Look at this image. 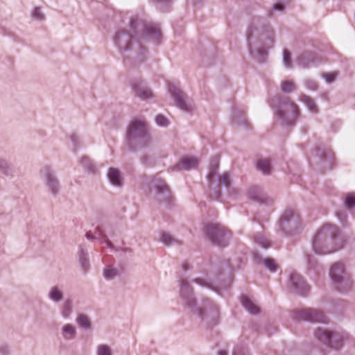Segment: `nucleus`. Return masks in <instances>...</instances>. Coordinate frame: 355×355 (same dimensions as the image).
<instances>
[{
    "instance_id": "obj_1",
    "label": "nucleus",
    "mask_w": 355,
    "mask_h": 355,
    "mask_svg": "<svg viewBox=\"0 0 355 355\" xmlns=\"http://www.w3.org/2000/svg\"><path fill=\"white\" fill-rule=\"evenodd\" d=\"M162 35L159 28L153 23H147L138 15L131 17L129 29L116 32L114 42L121 54L134 52L144 55L146 50L143 42L148 40L158 42Z\"/></svg>"
},
{
    "instance_id": "obj_2",
    "label": "nucleus",
    "mask_w": 355,
    "mask_h": 355,
    "mask_svg": "<svg viewBox=\"0 0 355 355\" xmlns=\"http://www.w3.org/2000/svg\"><path fill=\"white\" fill-rule=\"evenodd\" d=\"M180 295L185 306L202 320L209 323L210 320H214L218 316V309L209 300H205L200 306L197 305L196 300L193 296L192 289L185 279L181 282Z\"/></svg>"
},
{
    "instance_id": "obj_3",
    "label": "nucleus",
    "mask_w": 355,
    "mask_h": 355,
    "mask_svg": "<svg viewBox=\"0 0 355 355\" xmlns=\"http://www.w3.org/2000/svg\"><path fill=\"white\" fill-rule=\"evenodd\" d=\"M126 141L129 148L132 150L146 148L152 144L147 126L140 121H133L129 125Z\"/></svg>"
},
{
    "instance_id": "obj_4",
    "label": "nucleus",
    "mask_w": 355,
    "mask_h": 355,
    "mask_svg": "<svg viewBox=\"0 0 355 355\" xmlns=\"http://www.w3.org/2000/svg\"><path fill=\"white\" fill-rule=\"evenodd\" d=\"M338 230L335 225L323 226L315 235L313 241V248L315 253L324 254L336 250L330 247L333 241L336 239Z\"/></svg>"
},
{
    "instance_id": "obj_5",
    "label": "nucleus",
    "mask_w": 355,
    "mask_h": 355,
    "mask_svg": "<svg viewBox=\"0 0 355 355\" xmlns=\"http://www.w3.org/2000/svg\"><path fill=\"white\" fill-rule=\"evenodd\" d=\"M277 114L283 123L286 125H292L299 116L300 110L295 102L286 97L279 101L277 107Z\"/></svg>"
},
{
    "instance_id": "obj_6",
    "label": "nucleus",
    "mask_w": 355,
    "mask_h": 355,
    "mask_svg": "<svg viewBox=\"0 0 355 355\" xmlns=\"http://www.w3.org/2000/svg\"><path fill=\"white\" fill-rule=\"evenodd\" d=\"M279 227L286 234H292L297 232L301 226V218L294 209H287L279 220Z\"/></svg>"
},
{
    "instance_id": "obj_7",
    "label": "nucleus",
    "mask_w": 355,
    "mask_h": 355,
    "mask_svg": "<svg viewBox=\"0 0 355 355\" xmlns=\"http://www.w3.org/2000/svg\"><path fill=\"white\" fill-rule=\"evenodd\" d=\"M205 234L212 243L224 247L227 245L230 234L220 225H209L205 229Z\"/></svg>"
},
{
    "instance_id": "obj_8",
    "label": "nucleus",
    "mask_w": 355,
    "mask_h": 355,
    "mask_svg": "<svg viewBox=\"0 0 355 355\" xmlns=\"http://www.w3.org/2000/svg\"><path fill=\"white\" fill-rule=\"evenodd\" d=\"M314 336L318 341L324 344L330 345L331 342H334L338 345L342 340L348 338L349 335L343 331L331 332L325 329L318 328L314 331Z\"/></svg>"
},
{
    "instance_id": "obj_9",
    "label": "nucleus",
    "mask_w": 355,
    "mask_h": 355,
    "mask_svg": "<svg viewBox=\"0 0 355 355\" xmlns=\"http://www.w3.org/2000/svg\"><path fill=\"white\" fill-rule=\"evenodd\" d=\"M168 92L173 98L175 105L179 109L188 112L192 111V105L186 93L183 92L174 85H169Z\"/></svg>"
},
{
    "instance_id": "obj_10",
    "label": "nucleus",
    "mask_w": 355,
    "mask_h": 355,
    "mask_svg": "<svg viewBox=\"0 0 355 355\" xmlns=\"http://www.w3.org/2000/svg\"><path fill=\"white\" fill-rule=\"evenodd\" d=\"M295 318L311 322L327 323L328 320L327 317L322 311L314 309L308 308L297 310L295 311Z\"/></svg>"
},
{
    "instance_id": "obj_11",
    "label": "nucleus",
    "mask_w": 355,
    "mask_h": 355,
    "mask_svg": "<svg viewBox=\"0 0 355 355\" xmlns=\"http://www.w3.org/2000/svg\"><path fill=\"white\" fill-rule=\"evenodd\" d=\"M42 173L44 178L45 185L52 195L56 196L60 190V185L53 171L49 166H44Z\"/></svg>"
},
{
    "instance_id": "obj_12",
    "label": "nucleus",
    "mask_w": 355,
    "mask_h": 355,
    "mask_svg": "<svg viewBox=\"0 0 355 355\" xmlns=\"http://www.w3.org/2000/svg\"><path fill=\"white\" fill-rule=\"evenodd\" d=\"M131 87L134 96L141 100H148L153 97L151 89L142 80H133L131 83Z\"/></svg>"
},
{
    "instance_id": "obj_13",
    "label": "nucleus",
    "mask_w": 355,
    "mask_h": 355,
    "mask_svg": "<svg viewBox=\"0 0 355 355\" xmlns=\"http://www.w3.org/2000/svg\"><path fill=\"white\" fill-rule=\"evenodd\" d=\"M290 288L293 292L304 295L309 291V286L302 276L297 272H292L290 275Z\"/></svg>"
},
{
    "instance_id": "obj_14",
    "label": "nucleus",
    "mask_w": 355,
    "mask_h": 355,
    "mask_svg": "<svg viewBox=\"0 0 355 355\" xmlns=\"http://www.w3.org/2000/svg\"><path fill=\"white\" fill-rule=\"evenodd\" d=\"M153 186L155 190L157 197L163 201H167L170 198L169 189L164 180L155 178L153 181Z\"/></svg>"
},
{
    "instance_id": "obj_15",
    "label": "nucleus",
    "mask_w": 355,
    "mask_h": 355,
    "mask_svg": "<svg viewBox=\"0 0 355 355\" xmlns=\"http://www.w3.org/2000/svg\"><path fill=\"white\" fill-rule=\"evenodd\" d=\"M329 274L334 283L343 278L345 275H349L345 271L344 264L339 262L332 265Z\"/></svg>"
},
{
    "instance_id": "obj_16",
    "label": "nucleus",
    "mask_w": 355,
    "mask_h": 355,
    "mask_svg": "<svg viewBox=\"0 0 355 355\" xmlns=\"http://www.w3.org/2000/svg\"><path fill=\"white\" fill-rule=\"evenodd\" d=\"M316 60L315 55L311 52H305L297 60V64L302 68H308L314 64Z\"/></svg>"
},
{
    "instance_id": "obj_17",
    "label": "nucleus",
    "mask_w": 355,
    "mask_h": 355,
    "mask_svg": "<svg viewBox=\"0 0 355 355\" xmlns=\"http://www.w3.org/2000/svg\"><path fill=\"white\" fill-rule=\"evenodd\" d=\"M334 284L336 286V288L340 292L343 293H347L348 291H349L353 285V282L349 274L345 275V276L343 277V278L338 280Z\"/></svg>"
},
{
    "instance_id": "obj_18",
    "label": "nucleus",
    "mask_w": 355,
    "mask_h": 355,
    "mask_svg": "<svg viewBox=\"0 0 355 355\" xmlns=\"http://www.w3.org/2000/svg\"><path fill=\"white\" fill-rule=\"evenodd\" d=\"M107 178L112 184L121 187L123 184V178L121 172L115 168H110L107 171Z\"/></svg>"
},
{
    "instance_id": "obj_19",
    "label": "nucleus",
    "mask_w": 355,
    "mask_h": 355,
    "mask_svg": "<svg viewBox=\"0 0 355 355\" xmlns=\"http://www.w3.org/2000/svg\"><path fill=\"white\" fill-rule=\"evenodd\" d=\"M76 328L71 324H64L61 328V335L64 340H71L76 338Z\"/></svg>"
},
{
    "instance_id": "obj_20",
    "label": "nucleus",
    "mask_w": 355,
    "mask_h": 355,
    "mask_svg": "<svg viewBox=\"0 0 355 355\" xmlns=\"http://www.w3.org/2000/svg\"><path fill=\"white\" fill-rule=\"evenodd\" d=\"M198 161L196 157H183L178 166L179 168H184L185 170H190L198 166Z\"/></svg>"
},
{
    "instance_id": "obj_21",
    "label": "nucleus",
    "mask_w": 355,
    "mask_h": 355,
    "mask_svg": "<svg viewBox=\"0 0 355 355\" xmlns=\"http://www.w3.org/2000/svg\"><path fill=\"white\" fill-rule=\"evenodd\" d=\"M241 302L242 306L248 311L250 314H257L259 312L258 306L254 304L249 298L246 296H242L241 298Z\"/></svg>"
},
{
    "instance_id": "obj_22",
    "label": "nucleus",
    "mask_w": 355,
    "mask_h": 355,
    "mask_svg": "<svg viewBox=\"0 0 355 355\" xmlns=\"http://www.w3.org/2000/svg\"><path fill=\"white\" fill-rule=\"evenodd\" d=\"M79 262L84 272H87L90 267L88 254L83 248L78 251Z\"/></svg>"
},
{
    "instance_id": "obj_23",
    "label": "nucleus",
    "mask_w": 355,
    "mask_h": 355,
    "mask_svg": "<svg viewBox=\"0 0 355 355\" xmlns=\"http://www.w3.org/2000/svg\"><path fill=\"white\" fill-rule=\"evenodd\" d=\"M73 312V302L70 299L64 300L60 309V314L64 319L69 318Z\"/></svg>"
},
{
    "instance_id": "obj_24",
    "label": "nucleus",
    "mask_w": 355,
    "mask_h": 355,
    "mask_svg": "<svg viewBox=\"0 0 355 355\" xmlns=\"http://www.w3.org/2000/svg\"><path fill=\"white\" fill-rule=\"evenodd\" d=\"M48 297L55 303H58L63 300V293L58 286H52L49 292Z\"/></svg>"
},
{
    "instance_id": "obj_25",
    "label": "nucleus",
    "mask_w": 355,
    "mask_h": 355,
    "mask_svg": "<svg viewBox=\"0 0 355 355\" xmlns=\"http://www.w3.org/2000/svg\"><path fill=\"white\" fill-rule=\"evenodd\" d=\"M257 168L263 174H270L272 170L270 160L266 158L259 159L257 162Z\"/></svg>"
},
{
    "instance_id": "obj_26",
    "label": "nucleus",
    "mask_w": 355,
    "mask_h": 355,
    "mask_svg": "<svg viewBox=\"0 0 355 355\" xmlns=\"http://www.w3.org/2000/svg\"><path fill=\"white\" fill-rule=\"evenodd\" d=\"M76 323L78 326L84 329H89L91 328V321L87 315L85 314H79L76 319Z\"/></svg>"
},
{
    "instance_id": "obj_27",
    "label": "nucleus",
    "mask_w": 355,
    "mask_h": 355,
    "mask_svg": "<svg viewBox=\"0 0 355 355\" xmlns=\"http://www.w3.org/2000/svg\"><path fill=\"white\" fill-rule=\"evenodd\" d=\"M300 99L302 102H303L309 111L312 112H317L318 107L314 102V101L309 96L305 94H301Z\"/></svg>"
},
{
    "instance_id": "obj_28",
    "label": "nucleus",
    "mask_w": 355,
    "mask_h": 355,
    "mask_svg": "<svg viewBox=\"0 0 355 355\" xmlns=\"http://www.w3.org/2000/svg\"><path fill=\"white\" fill-rule=\"evenodd\" d=\"M161 241L165 245H171L174 244L181 245V241L173 237L171 234L168 233H162L161 236Z\"/></svg>"
},
{
    "instance_id": "obj_29",
    "label": "nucleus",
    "mask_w": 355,
    "mask_h": 355,
    "mask_svg": "<svg viewBox=\"0 0 355 355\" xmlns=\"http://www.w3.org/2000/svg\"><path fill=\"white\" fill-rule=\"evenodd\" d=\"M296 89V85L291 80H284L281 84V90L284 93H291Z\"/></svg>"
},
{
    "instance_id": "obj_30",
    "label": "nucleus",
    "mask_w": 355,
    "mask_h": 355,
    "mask_svg": "<svg viewBox=\"0 0 355 355\" xmlns=\"http://www.w3.org/2000/svg\"><path fill=\"white\" fill-rule=\"evenodd\" d=\"M96 355H113L112 349L107 345H98L96 347Z\"/></svg>"
},
{
    "instance_id": "obj_31",
    "label": "nucleus",
    "mask_w": 355,
    "mask_h": 355,
    "mask_svg": "<svg viewBox=\"0 0 355 355\" xmlns=\"http://www.w3.org/2000/svg\"><path fill=\"white\" fill-rule=\"evenodd\" d=\"M119 275V271L116 268L107 267L103 270V277L107 280H112Z\"/></svg>"
},
{
    "instance_id": "obj_32",
    "label": "nucleus",
    "mask_w": 355,
    "mask_h": 355,
    "mask_svg": "<svg viewBox=\"0 0 355 355\" xmlns=\"http://www.w3.org/2000/svg\"><path fill=\"white\" fill-rule=\"evenodd\" d=\"M80 163L89 173H94L96 172V166L90 162L87 157H83L81 159Z\"/></svg>"
},
{
    "instance_id": "obj_33",
    "label": "nucleus",
    "mask_w": 355,
    "mask_h": 355,
    "mask_svg": "<svg viewBox=\"0 0 355 355\" xmlns=\"http://www.w3.org/2000/svg\"><path fill=\"white\" fill-rule=\"evenodd\" d=\"M0 171L6 175H8L11 173L10 164L3 158H0Z\"/></svg>"
},
{
    "instance_id": "obj_34",
    "label": "nucleus",
    "mask_w": 355,
    "mask_h": 355,
    "mask_svg": "<svg viewBox=\"0 0 355 355\" xmlns=\"http://www.w3.org/2000/svg\"><path fill=\"white\" fill-rule=\"evenodd\" d=\"M218 168V161L217 159H214L211 164L209 167V173L208 175V179L209 182L211 181V179L215 176L217 173Z\"/></svg>"
},
{
    "instance_id": "obj_35",
    "label": "nucleus",
    "mask_w": 355,
    "mask_h": 355,
    "mask_svg": "<svg viewBox=\"0 0 355 355\" xmlns=\"http://www.w3.org/2000/svg\"><path fill=\"white\" fill-rule=\"evenodd\" d=\"M254 241L257 243L264 248H267L270 245V241L261 234L255 236Z\"/></svg>"
},
{
    "instance_id": "obj_36",
    "label": "nucleus",
    "mask_w": 355,
    "mask_h": 355,
    "mask_svg": "<svg viewBox=\"0 0 355 355\" xmlns=\"http://www.w3.org/2000/svg\"><path fill=\"white\" fill-rule=\"evenodd\" d=\"M263 264L266 268H268L270 272H275L277 270V264L275 262V260L270 258H267L263 260Z\"/></svg>"
},
{
    "instance_id": "obj_37",
    "label": "nucleus",
    "mask_w": 355,
    "mask_h": 355,
    "mask_svg": "<svg viewBox=\"0 0 355 355\" xmlns=\"http://www.w3.org/2000/svg\"><path fill=\"white\" fill-rule=\"evenodd\" d=\"M283 63L286 68L292 67L291 53L287 49H284L283 52Z\"/></svg>"
},
{
    "instance_id": "obj_38",
    "label": "nucleus",
    "mask_w": 355,
    "mask_h": 355,
    "mask_svg": "<svg viewBox=\"0 0 355 355\" xmlns=\"http://www.w3.org/2000/svg\"><path fill=\"white\" fill-rule=\"evenodd\" d=\"M219 183L220 185H223L226 187L230 186V178L227 173H223L219 178Z\"/></svg>"
},
{
    "instance_id": "obj_39",
    "label": "nucleus",
    "mask_w": 355,
    "mask_h": 355,
    "mask_svg": "<svg viewBox=\"0 0 355 355\" xmlns=\"http://www.w3.org/2000/svg\"><path fill=\"white\" fill-rule=\"evenodd\" d=\"M345 205L348 209L355 206V197L352 194H348L345 200Z\"/></svg>"
},
{
    "instance_id": "obj_40",
    "label": "nucleus",
    "mask_w": 355,
    "mask_h": 355,
    "mask_svg": "<svg viewBox=\"0 0 355 355\" xmlns=\"http://www.w3.org/2000/svg\"><path fill=\"white\" fill-rule=\"evenodd\" d=\"M157 3V6L160 10H165L166 8L170 6L173 0H153Z\"/></svg>"
},
{
    "instance_id": "obj_41",
    "label": "nucleus",
    "mask_w": 355,
    "mask_h": 355,
    "mask_svg": "<svg viewBox=\"0 0 355 355\" xmlns=\"http://www.w3.org/2000/svg\"><path fill=\"white\" fill-rule=\"evenodd\" d=\"M156 123L159 126H167L168 124L167 119L163 115L159 114L155 118Z\"/></svg>"
},
{
    "instance_id": "obj_42",
    "label": "nucleus",
    "mask_w": 355,
    "mask_h": 355,
    "mask_svg": "<svg viewBox=\"0 0 355 355\" xmlns=\"http://www.w3.org/2000/svg\"><path fill=\"white\" fill-rule=\"evenodd\" d=\"M33 16L37 20L42 21L44 19V15L42 12L40 8L36 7L35 8L33 12Z\"/></svg>"
},
{
    "instance_id": "obj_43",
    "label": "nucleus",
    "mask_w": 355,
    "mask_h": 355,
    "mask_svg": "<svg viewBox=\"0 0 355 355\" xmlns=\"http://www.w3.org/2000/svg\"><path fill=\"white\" fill-rule=\"evenodd\" d=\"M304 83L306 87L311 90H315L318 87L317 83L313 80H306Z\"/></svg>"
},
{
    "instance_id": "obj_44",
    "label": "nucleus",
    "mask_w": 355,
    "mask_h": 355,
    "mask_svg": "<svg viewBox=\"0 0 355 355\" xmlns=\"http://www.w3.org/2000/svg\"><path fill=\"white\" fill-rule=\"evenodd\" d=\"M255 198L257 201H259L261 203L270 204L272 202V200L271 198H269L265 196L264 195H261V196H257Z\"/></svg>"
},
{
    "instance_id": "obj_45",
    "label": "nucleus",
    "mask_w": 355,
    "mask_h": 355,
    "mask_svg": "<svg viewBox=\"0 0 355 355\" xmlns=\"http://www.w3.org/2000/svg\"><path fill=\"white\" fill-rule=\"evenodd\" d=\"M336 75L335 73H327L323 74V77L327 83H331L334 81Z\"/></svg>"
},
{
    "instance_id": "obj_46",
    "label": "nucleus",
    "mask_w": 355,
    "mask_h": 355,
    "mask_svg": "<svg viewBox=\"0 0 355 355\" xmlns=\"http://www.w3.org/2000/svg\"><path fill=\"white\" fill-rule=\"evenodd\" d=\"M195 282L201 285L202 286H205V287H208L209 288L210 287V283L209 282H207V280L204 279H201V278H197Z\"/></svg>"
},
{
    "instance_id": "obj_47",
    "label": "nucleus",
    "mask_w": 355,
    "mask_h": 355,
    "mask_svg": "<svg viewBox=\"0 0 355 355\" xmlns=\"http://www.w3.org/2000/svg\"><path fill=\"white\" fill-rule=\"evenodd\" d=\"M103 240L108 248H112V249L114 248L113 243L108 239V238L106 235L103 236Z\"/></svg>"
},
{
    "instance_id": "obj_48",
    "label": "nucleus",
    "mask_w": 355,
    "mask_h": 355,
    "mask_svg": "<svg viewBox=\"0 0 355 355\" xmlns=\"http://www.w3.org/2000/svg\"><path fill=\"white\" fill-rule=\"evenodd\" d=\"M71 140L73 143V146L76 147L78 146V143L79 141L78 137L76 135L73 134L71 135Z\"/></svg>"
},
{
    "instance_id": "obj_49",
    "label": "nucleus",
    "mask_w": 355,
    "mask_h": 355,
    "mask_svg": "<svg viewBox=\"0 0 355 355\" xmlns=\"http://www.w3.org/2000/svg\"><path fill=\"white\" fill-rule=\"evenodd\" d=\"M273 6H274L275 10L282 11L284 8V3H283L282 2H279V3L274 4Z\"/></svg>"
},
{
    "instance_id": "obj_50",
    "label": "nucleus",
    "mask_w": 355,
    "mask_h": 355,
    "mask_svg": "<svg viewBox=\"0 0 355 355\" xmlns=\"http://www.w3.org/2000/svg\"><path fill=\"white\" fill-rule=\"evenodd\" d=\"M85 236L89 241H94L97 239V236H94L90 231L86 233Z\"/></svg>"
},
{
    "instance_id": "obj_51",
    "label": "nucleus",
    "mask_w": 355,
    "mask_h": 355,
    "mask_svg": "<svg viewBox=\"0 0 355 355\" xmlns=\"http://www.w3.org/2000/svg\"><path fill=\"white\" fill-rule=\"evenodd\" d=\"M95 234L97 235V239L98 238H102L103 239V236L105 235L102 231L100 230V228H96V230H95Z\"/></svg>"
},
{
    "instance_id": "obj_52",
    "label": "nucleus",
    "mask_w": 355,
    "mask_h": 355,
    "mask_svg": "<svg viewBox=\"0 0 355 355\" xmlns=\"http://www.w3.org/2000/svg\"><path fill=\"white\" fill-rule=\"evenodd\" d=\"M218 355H227V352L225 350H220L218 352Z\"/></svg>"
},
{
    "instance_id": "obj_53",
    "label": "nucleus",
    "mask_w": 355,
    "mask_h": 355,
    "mask_svg": "<svg viewBox=\"0 0 355 355\" xmlns=\"http://www.w3.org/2000/svg\"><path fill=\"white\" fill-rule=\"evenodd\" d=\"M194 3H200L201 0H192Z\"/></svg>"
},
{
    "instance_id": "obj_54",
    "label": "nucleus",
    "mask_w": 355,
    "mask_h": 355,
    "mask_svg": "<svg viewBox=\"0 0 355 355\" xmlns=\"http://www.w3.org/2000/svg\"><path fill=\"white\" fill-rule=\"evenodd\" d=\"M234 355H238V354L235 352Z\"/></svg>"
}]
</instances>
